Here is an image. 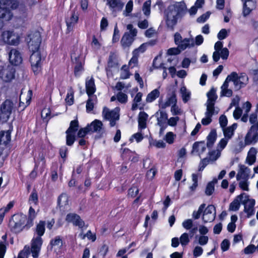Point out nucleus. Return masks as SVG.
<instances>
[{
  "mask_svg": "<svg viewBox=\"0 0 258 258\" xmlns=\"http://www.w3.org/2000/svg\"><path fill=\"white\" fill-rule=\"evenodd\" d=\"M144 139L143 134L142 133V130H139L137 133L133 134L130 139L131 142H133L135 141L137 143H140Z\"/></svg>",
  "mask_w": 258,
  "mask_h": 258,
  "instance_id": "nucleus-47",
  "label": "nucleus"
},
{
  "mask_svg": "<svg viewBox=\"0 0 258 258\" xmlns=\"http://www.w3.org/2000/svg\"><path fill=\"white\" fill-rule=\"evenodd\" d=\"M134 38H133L128 33H125L121 40L122 47L124 48L129 47L134 41Z\"/></svg>",
  "mask_w": 258,
  "mask_h": 258,
  "instance_id": "nucleus-36",
  "label": "nucleus"
},
{
  "mask_svg": "<svg viewBox=\"0 0 258 258\" xmlns=\"http://www.w3.org/2000/svg\"><path fill=\"white\" fill-rule=\"evenodd\" d=\"M179 120V117L178 116H173L167 119V125L172 127H174L177 125Z\"/></svg>",
  "mask_w": 258,
  "mask_h": 258,
  "instance_id": "nucleus-61",
  "label": "nucleus"
},
{
  "mask_svg": "<svg viewBox=\"0 0 258 258\" xmlns=\"http://www.w3.org/2000/svg\"><path fill=\"white\" fill-rule=\"evenodd\" d=\"M215 51L213 54V58L214 61L217 62L220 57L223 59H227L229 56V50L225 47H223V42L217 41L214 45Z\"/></svg>",
  "mask_w": 258,
  "mask_h": 258,
  "instance_id": "nucleus-12",
  "label": "nucleus"
},
{
  "mask_svg": "<svg viewBox=\"0 0 258 258\" xmlns=\"http://www.w3.org/2000/svg\"><path fill=\"white\" fill-rule=\"evenodd\" d=\"M32 96V91L29 90L27 92L22 91L20 96V107H22L24 109L27 106L29 105Z\"/></svg>",
  "mask_w": 258,
  "mask_h": 258,
  "instance_id": "nucleus-22",
  "label": "nucleus"
},
{
  "mask_svg": "<svg viewBox=\"0 0 258 258\" xmlns=\"http://www.w3.org/2000/svg\"><path fill=\"white\" fill-rule=\"evenodd\" d=\"M151 2L150 0L147 1L145 2L143 6L142 10L144 14L147 16L149 17L150 15L151 12Z\"/></svg>",
  "mask_w": 258,
  "mask_h": 258,
  "instance_id": "nucleus-48",
  "label": "nucleus"
},
{
  "mask_svg": "<svg viewBox=\"0 0 258 258\" xmlns=\"http://www.w3.org/2000/svg\"><path fill=\"white\" fill-rule=\"evenodd\" d=\"M223 149H221L219 147V143L217 145L216 150L212 151L210 154V159L212 161L216 160L221 155V152Z\"/></svg>",
  "mask_w": 258,
  "mask_h": 258,
  "instance_id": "nucleus-51",
  "label": "nucleus"
},
{
  "mask_svg": "<svg viewBox=\"0 0 258 258\" xmlns=\"http://www.w3.org/2000/svg\"><path fill=\"white\" fill-rule=\"evenodd\" d=\"M203 248L199 245L196 246L193 249V255L195 257L200 256L203 253Z\"/></svg>",
  "mask_w": 258,
  "mask_h": 258,
  "instance_id": "nucleus-64",
  "label": "nucleus"
},
{
  "mask_svg": "<svg viewBox=\"0 0 258 258\" xmlns=\"http://www.w3.org/2000/svg\"><path fill=\"white\" fill-rule=\"evenodd\" d=\"M38 203V196L36 191H33L31 194L29 199V203L30 205H36Z\"/></svg>",
  "mask_w": 258,
  "mask_h": 258,
  "instance_id": "nucleus-59",
  "label": "nucleus"
},
{
  "mask_svg": "<svg viewBox=\"0 0 258 258\" xmlns=\"http://www.w3.org/2000/svg\"><path fill=\"white\" fill-rule=\"evenodd\" d=\"M30 57L32 69L35 74H39L42 68V59L39 50L31 51Z\"/></svg>",
  "mask_w": 258,
  "mask_h": 258,
  "instance_id": "nucleus-10",
  "label": "nucleus"
},
{
  "mask_svg": "<svg viewBox=\"0 0 258 258\" xmlns=\"http://www.w3.org/2000/svg\"><path fill=\"white\" fill-rule=\"evenodd\" d=\"M255 203L254 199H249L248 196L244 194L242 204L244 207V211L247 214L248 217L254 214V206Z\"/></svg>",
  "mask_w": 258,
  "mask_h": 258,
  "instance_id": "nucleus-20",
  "label": "nucleus"
},
{
  "mask_svg": "<svg viewBox=\"0 0 258 258\" xmlns=\"http://www.w3.org/2000/svg\"><path fill=\"white\" fill-rule=\"evenodd\" d=\"M143 96V94L141 92H138L136 96L135 97L132 106V109L133 110H137L138 108L139 103L142 100V97Z\"/></svg>",
  "mask_w": 258,
  "mask_h": 258,
  "instance_id": "nucleus-45",
  "label": "nucleus"
},
{
  "mask_svg": "<svg viewBox=\"0 0 258 258\" xmlns=\"http://www.w3.org/2000/svg\"><path fill=\"white\" fill-rule=\"evenodd\" d=\"M177 103V99L175 94H173L171 96L167 98L165 102L160 103L159 104L160 107L164 109L169 106L174 105Z\"/></svg>",
  "mask_w": 258,
  "mask_h": 258,
  "instance_id": "nucleus-34",
  "label": "nucleus"
},
{
  "mask_svg": "<svg viewBox=\"0 0 258 258\" xmlns=\"http://www.w3.org/2000/svg\"><path fill=\"white\" fill-rule=\"evenodd\" d=\"M157 118V124L160 126V133L162 134L167 126V113L163 110H158L155 114Z\"/></svg>",
  "mask_w": 258,
  "mask_h": 258,
  "instance_id": "nucleus-17",
  "label": "nucleus"
},
{
  "mask_svg": "<svg viewBox=\"0 0 258 258\" xmlns=\"http://www.w3.org/2000/svg\"><path fill=\"white\" fill-rule=\"evenodd\" d=\"M237 127V124L234 123L231 126L222 128L224 138L221 139L218 143L219 147L221 149H224L225 148L229 141L234 136L235 130Z\"/></svg>",
  "mask_w": 258,
  "mask_h": 258,
  "instance_id": "nucleus-8",
  "label": "nucleus"
},
{
  "mask_svg": "<svg viewBox=\"0 0 258 258\" xmlns=\"http://www.w3.org/2000/svg\"><path fill=\"white\" fill-rule=\"evenodd\" d=\"M20 35L14 31H6L2 34V40L6 44L17 45L20 42Z\"/></svg>",
  "mask_w": 258,
  "mask_h": 258,
  "instance_id": "nucleus-11",
  "label": "nucleus"
},
{
  "mask_svg": "<svg viewBox=\"0 0 258 258\" xmlns=\"http://www.w3.org/2000/svg\"><path fill=\"white\" fill-rule=\"evenodd\" d=\"M116 65H117L116 55L114 53H110L108 59V66L110 67H113Z\"/></svg>",
  "mask_w": 258,
  "mask_h": 258,
  "instance_id": "nucleus-56",
  "label": "nucleus"
},
{
  "mask_svg": "<svg viewBox=\"0 0 258 258\" xmlns=\"http://www.w3.org/2000/svg\"><path fill=\"white\" fill-rule=\"evenodd\" d=\"M258 142V122L251 125L244 138L245 145L255 144Z\"/></svg>",
  "mask_w": 258,
  "mask_h": 258,
  "instance_id": "nucleus-14",
  "label": "nucleus"
},
{
  "mask_svg": "<svg viewBox=\"0 0 258 258\" xmlns=\"http://www.w3.org/2000/svg\"><path fill=\"white\" fill-rule=\"evenodd\" d=\"M27 217L23 214L14 215L9 222L11 230L14 233L22 232L23 230H28L31 226H27Z\"/></svg>",
  "mask_w": 258,
  "mask_h": 258,
  "instance_id": "nucleus-4",
  "label": "nucleus"
},
{
  "mask_svg": "<svg viewBox=\"0 0 258 258\" xmlns=\"http://www.w3.org/2000/svg\"><path fill=\"white\" fill-rule=\"evenodd\" d=\"M150 146H154L157 148H164L166 143L162 140H151L149 142Z\"/></svg>",
  "mask_w": 258,
  "mask_h": 258,
  "instance_id": "nucleus-53",
  "label": "nucleus"
},
{
  "mask_svg": "<svg viewBox=\"0 0 258 258\" xmlns=\"http://www.w3.org/2000/svg\"><path fill=\"white\" fill-rule=\"evenodd\" d=\"M101 44V40L98 39L95 36H93L91 43L92 48L95 50H98L100 48Z\"/></svg>",
  "mask_w": 258,
  "mask_h": 258,
  "instance_id": "nucleus-54",
  "label": "nucleus"
},
{
  "mask_svg": "<svg viewBox=\"0 0 258 258\" xmlns=\"http://www.w3.org/2000/svg\"><path fill=\"white\" fill-rule=\"evenodd\" d=\"M205 204H202L199 208V209L197 211H194L192 213V217L195 219H199L201 214L203 213V210L205 209Z\"/></svg>",
  "mask_w": 258,
  "mask_h": 258,
  "instance_id": "nucleus-63",
  "label": "nucleus"
},
{
  "mask_svg": "<svg viewBox=\"0 0 258 258\" xmlns=\"http://www.w3.org/2000/svg\"><path fill=\"white\" fill-rule=\"evenodd\" d=\"M3 241L0 240V258H4L5 254L6 247L7 235H4L2 237Z\"/></svg>",
  "mask_w": 258,
  "mask_h": 258,
  "instance_id": "nucleus-46",
  "label": "nucleus"
},
{
  "mask_svg": "<svg viewBox=\"0 0 258 258\" xmlns=\"http://www.w3.org/2000/svg\"><path fill=\"white\" fill-rule=\"evenodd\" d=\"M119 111L120 108L118 107L113 110L104 107L103 109L102 116L105 119L109 121L111 126H113L115 125L116 121L119 119Z\"/></svg>",
  "mask_w": 258,
  "mask_h": 258,
  "instance_id": "nucleus-9",
  "label": "nucleus"
},
{
  "mask_svg": "<svg viewBox=\"0 0 258 258\" xmlns=\"http://www.w3.org/2000/svg\"><path fill=\"white\" fill-rule=\"evenodd\" d=\"M79 124L77 120H73L70 123L69 128L66 131L67 144L71 146L73 144L75 139V134L78 130Z\"/></svg>",
  "mask_w": 258,
  "mask_h": 258,
  "instance_id": "nucleus-16",
  "label": "nucleus"
},
{
  "mask_svg": "<svg viewBox=\"0 0 258 258\" xmlns=\"http://www.w3.org/2000/svg\"><path fill=\"white\" fill-rule=\"evenodd\" d=\"M81 47H74L71 52V59L75 64L74 73L76 76H79L83 70L84 58L82 55Z\"/></svg>",
  "mask_w": 258,
  "mask_h": 258,
  "instance_id": "nucleus-5",
  "label": "nucleus"
},
{
  "mask_svg": "<svg viewBox=\"0 0 258 258\" xmlns=\"http://www.w3.org/2000/svg\"><path fill=\"white\" fill-rule=\"evenodd\" d=\"M14 109L13 103L9 100H6L1 105L0 111V119L3 121H7Z\"/></svg>",
  "mask_w": 258,
  "mask_h": 258,
  "instance_id": "nucleus-15",
  "label": "nucleus"
},
{
  "mask_svg": "<svg viewBox=\"0 0 258 258\" xmlns=\"http://www.w3.org/2000/svg\"><path fill=\"white\" fill-rule=\"evenodd\" d=\"M69 198L68 196L63 194L58 199V204L60 208H66L69 205Z\"/></svg>",
  "mask_w": 258,
  "mask_h": 258,
  "instance_id": "nucleus-43",
  "label": "nucleus"
},
{
  "mask_svg": "<svg viewBox=\"0 0 258 258\" xmlns=\"http://www.w3.org/2000/svg\"><path fill=\"white\" fill-rule=\"evenodd\" d=\"M179 240L180 243L182 246H183L187 245L190 241L188 234L186 233H183L180 236Z\"/></svg>",
  "mask_w": 258,
  "mask_h": 258,
  "instance_id": "nucleus-55",
  "label": "nucleus"
},
{
  "mask_svg": "<svg viewBox=\"0 0 258 258\" xmlns=\"http://www.w3.org/2000/svg\"><path fill=\"white\" fill-rule=\"evenodd\" d=\"M174 41L175 44L181 50H184L187 48L193 47L195 45L192 39L188 38H183L178 32L175 33L174 35Z\"/></svg>",
  "mask_w": 258,
  "mask_h": 258,
  "instance_id": "nucleus-13",
  "label": "nucleus"
},
{
  "mask_svg": "<svg viewBox=\"0 0 258 258\" xmlns=\"http://www.w3.org/2000/svg\"><path fill=\"white\" fill-rule=\"evenodd\" d=\"M217 138V133L216 130H213L211 131L207 137V146L208 147H211L215 143Z\"/></svg>",
  "mask_w": 258,
  "mask_h": 258,
  "instance_id": "nucleus-42",
  "label": "nucleus"
},
{
  "mask_svg": "<svg viewBox=\"0 0 258 258\" xmlns=\"http://www.w3.org/2000/svg\"><path fill=\"white\" fill-rule=\"evenodd\" d=\"M229 82L226 79L224 84L221 87V95L226 96V97H230L232 95V91L231 89L229 88Z\"/></svg>",
  "mask_w": 258,
  "mask_h": 258,
  "instance_id": "nucleus-35",
  "label": "nucleus"
},
{
  "mask_svg": "<svg viewBox=\"0 0 258 258\" xmlns=\"http://www.w3.org/2000/svg\"><path fill=\"white\" fill-rule=\"evenodd\" d=\"M130 73L126 66L122 67L120 71V77L121 79H126L129 78Z\"/></svg>",
  "mask_w": 258,
  "mask_h": 258,
  "instance_id": "nucleus-58",
  "label": "nucleus"
},
{
  "mask_svg": "<svg viewBox=\"0 0 258 258\" xmlns=\"http://www.w3.org/2000/svg\"><path fill=\"white\" fill-rule=\"evenodd\" d=\"M86 89L88 96H93L96 91L94 79L92 77H88L86 80Z\"/></svg>",
  "mask_w": 258,
  "mask_h": 258,
  "instance_id": "nucleus-29",
  "label": "nucleus"
},
{
  "mask_svg": "<svg viewBox=\"0 0 258 258\" xmlns=\"http://www.w3.org/2000/svg\"><path fill=\"white\" fill-rule=\"evenodd\" d=\"M36 215L35 210L32 206H30L29 210L28 216L26 220L27 221V226H32L33 225V221L36 217Z\"/></svg>",
  "mask_w": 258,
  "mask_h": 258,
  "instance_id": "nucleus-40",
  "label": "nucleus"
},
{
  "mask_svg": "<svg viewBox=\"0 0 258 258\" xmlns=\"http://www.w3.org/2000/svg\"><path fill=\"white\" fill-rule=\"evenodd\" d=\"M117 94V100L121 104H125L128 100V97L126 93L119 91Z\"/></svg>",
  "mask_w": 258,
  "mask_h": 258,
  "instance_id": "nucleus-50",
  "label": "nucleus"
},
{
  "mask_svg": "<svg viewBox=\"0 0 258 258\" xmlns=\"http://www.w3.org/2000/svg\"><path fill=\"white\" fill-rule=\"evenodd\" d=\"M9 60L12 64L17 66L22 62V58L17 50L13 49L9 53Z\"/></svg>",
  "mask_w": 258,
  "mask_h": 258,
  "instance_id": "nucleus-26",
  "label": "nucleus"
},
{
  "mask_svg": "<svg viewBox=\"0 0 258 258\" xmlns=\"http://www.w3.org/2000/svg\"><path fill=\"white\" fill-rule=\"evenodd\" d=\"M216 214V208L213 205H209L203 211L202 219L204 223L211 222L215 218Z\"/></svg>",
  "mask_w": 258,
  "mask_h": 258,
  "instance_id": "nucleus-19",
  "label": "nucleus"
},
{
  "mask_svg": "<svg viewBox=\"0 0 258 258\" xmlns=\"http://www.w3.org/2000/svg\"><path fill=\"white\" fill-rule=\"evenodd\" d=\"M160 95V91L158 89H155L149 93L147 97L146 101L148 103H151L154 101L156 98H157Z\"/></svg>",
  "mask_w": 258,
  "mask_h": 258,
  "instance_id": "nucleus-41",
  "label": "nucleus"
},
{
  "mask_svg": "<svg viewBox=\"0 0 258 258\" xmlns=\"http://www.w3.org/2000/svg\"><path fill=\"white\" fill-rule=\"evenodd\" d=\"M15 73V70L12 66H7L0 71V78L4 82H10L14 79Z\"/></svg>",
  "mask_w": 258,
  "mask_h": 258,
  "instance_id": "nucleus-18",
  "label": "nucleus"
},
{
  "mask_svg": "<svg viewBox=\"0 0 258 258\" xmlns=\"http://www.w3.org/2000/svg\"><path fill=\"white\" fill-rule=\"evenodd\" d=\"M45 223L43 221H40L37 224L35 233L37 235V236H34L31 241V251L33 257H37L39 255V251L41 249L42 244V239L41 236L45 232Z\"/></svg>",
  "mask_w": 258,
  "mask_h": 258,
  "instance_id": "nucleus-3",
  "label": "nucleus"
},
{
  "mask_svg": "<svg viewBox=\"0 0 258 258\" xmlns=\"http://www.w3.org/2000/svg\"><path fill=\"white\" fill-rule=\"evenodd\" d=\"M257 150L251 147L247 153V155L245 160V163L249 165H252L254 163L256 160V155L257 154Z\"/></svg>",
  "mask_w": 258,
  "mask_h": 258,
  "instance_id": "nucleus-31",
  "label": "nucleus"
},
{
  "mask_svg": "<svg viewBox=\"0 0 258 258\" xmlns=\"http://www.w3.org/2000/svg\"><path fill=\"white\" fill-rule=\"evenodd\" d=\"M216 90L212 88L207 93V96L208 100L206 103V111L205 112V117L202 120V123L204 125L210 124L212 121V117L214 114H217L219 112V109L214 107L215 102L217 99V96L216 94Z\"/></svg>",
  "mask_w": 258,
  "mask_h": 258,
  "instance_id": "nucleus-2",
  "label": "nucleus"
},
{
  "mask_svg": "<svg viewBox=\"0 0 258 258\" xmlns=\"http://www.w3.org/2000/svg\"><path fill=\"white\" fill-rule=\"evenodd\" d=\"M187 13V8L184 1L176 2L171 4L165 12V21L168 28L173 29L177 20Z\"/></svg>",
  "mask_w": 258,
  "mask_h": 258,
  "instance_id": "nucleus-1",
  "label": "nucleus"
},
{
  "mask_svg": "<svg viewBox=\"0 0 258 258\" xmlns=\"http://www.w3.org/2000/svg\"><path fill=\"white\" fill-rule=\"evenodd\" d=\"M176 137V135L173 132H168L166 134L164 139L168 144H172L174 143Z\"/></svg>",
  "mask_w": 258,
  "mask_h": 258,
  "instance_id": "nucleus-52",
  "label": "nucleus"
},
{
  "mask_svg": "<svg viewBox=\"0 0 258 258\" xmlns=\"http://www.w3.org/2000/svg\"><path fill=\"white\" fill-rule=\"evenodd\" d=\"M248 179H242L240 180H238L239 182V187L245 191L249 190V182L248 181Z\"/></svg>",
  "mask_w": 258,
  "mask_h": 258,
  "instance_id": "nucleus-57",
  "label": "nucleus"
},
{
  "mask_svg": "<svg viewBox=\"0 0 258 258\" xmlns=\"http://www.w3.org/2000/svg\"><path fill=\"white\" fill-rule=\"evenodd\" d=\"M238 170L236 176L237 180L242 179H248L250 173V169L244 165L239 164Z\"/></svg>",
  "mask_w": 258,
  "mask_h": 258,
  "instance_id": "nucleus-24",
  "label": "nucleus"
},
{
  "mask_svg": "<svg viewBox=\"0 0 258 258\" xmlns=\"http://www.w3.org/2000/svg\"><path fill=\"white\" fill-rule=\"evenodd\" d=\"M256 2L254 0H246L245 1L243 8V15L244 17L248 16L255 8Z\"/></svg>",
  "mask_w": 258,
  "mask_h": 258,
  "instance_id": "nucleus-28",
  "label": "nucleus"
},
{
  "mask_svg": "<svg viewBox=\"0 0 258 258\" xmlns=\"http://www.w3.org/2000/svg\"><path fill=\"white\" fill-rule=\"evenodd\" d=\"M206 150V145L204 142H196L192 146V153H197L199 156Z\"/></svg>",
  "mask_w": 258,
  "mask_h": 258,
  "instance_id": "nucleus-33",
  "label": "nucleus"
},
{
  "mask_svg": "<svg viewBox=\"0 0 258 258\" xmlns=\"http://www.w3.org/2000/svg\"><path fill=\"white\" fill-rule=\"evenodd\" d=\"M79 14L78 12L74 10L72 12L70 17L66 19L67 30L69 32L72 31L78 23L79 21Z\"/></svg>",
  "mask_w": 258,
  "mask_h": 258,
  "instance_id": "nucleus-21",
  "label": "nucleus"
},
{
  "mask_svg": "<svg viewBox=\"0 0 258 258\" xmlns=\"http://www.w3.org/2000/svg\"><path fill=\"white\" fill-rule=\"evenodd\" d=\"M218 182V179L216 178H214L212 181L209 182L207 185L205 194L207 196H211L215 190V184Z\"/></svg>",
  "mask_w": 258,
  "mask_h": 258,
  "instance_id": "nucleus-39",
  "label": "nucleus"
},
{
  "mask_svg": "<svg viewBox=\"0 0 258 258\" xmlns=\"http://www.w3.org/2000/svg\"><path fill=\"white\" fill-rule=\"evenodd\" d=\"M96 100V97L95 96H89V98L86 104V110L88 112H90L93 110Z\"/></svg>",
  "mask_w": 258,
  "mask_h": 258,
  "instance_id": "nucleus-44",
  "label": "nucleus"
},
{
  "mask_svg": "<svg viewBox=\"0 0 258 258\" xmlns=\"http://www.w3.org/2000/svg\"><path fill=\"white\" fill-rule=\"evenodd\" d=\"M66 101L70 105H72L74 102V91L71 88L68 91Z\"/></svg>",
  "mask_w": 258,
  "mask_h": 258,
  "instance_id": "nucleus-60",
  "label": "nucleus"
},
{
  "mask_svg": "<svg viewBox=\"0 0 258 258\" xmlns=\"http://www.w3.org/2000/svg\"><path fill=\"white\" fill-rule=\"evenodd\" d=\"M11 140V133L9 131L0 132V144L6 145Z\"/></svg>",
  "mask_w": 258,
  "mask_h": 258,
  "instance_id": "nucleus-38",
  "label": "nucleus"
},
{
  "mask_svg": "<svg viewBox=\"0 0 258 258\" xmlns=\"http://www.w3.org/2000/svg\"><path fill=\"white\" fill-rule=\"evenodd\" d=\"M133 9V1H129L126 4L125 10L123 12V15L125 17L129 16Z\"/></svg>",
  "mask_w": 258,
  "mask_h": 258,
  "instance_id": "nucleus-49",
  "label": "nucleus"
},
{
  "mask_svg": "<svg viewBox=\"0 0 258 258\" xmlns=\"http://www.w3.org/2000/svg\"><path fill=\"white\" fill-rule=\"evenodd\" d=\"M66 221L72 223L74 225L78 226L80 228H83L85 226L83 221L81 219L79 216L76 214H69L67 215Z\"/></svg>",
  "mask_w": 258,
  "mask_h": 258,
  "instance_id": "nucleus-25",
  "label": "nucleus"
},
{
  "mask_svg": "<svg viewBox=\"0 0 258 258\" xmlns=\"http://www.w3.org/2000/svg\"><path fill=\"white\" fill-rule=\"evenodd\" d=\"M26 40L29 49L31 51L39 50L41 42V37L39 31H31L28 35Z\"/></svg>",
  "mask_w": 258,
  "mask_h": 258,
  "instance_id": "nucleus-6",
  "label": "nucleus"
},
{
  "mask_svg": "<svg viewBox=\"0 0 258 258\" xmlns=\"http://www.w3.org/2000/svg\"><path fill=\"white\" fill-rule=\"evenodd\" d=\"M226 79L230 82H232L234 85V89L238 90L241 88L244 87L248 82V77L245 74L238 75L235 72H232L228 75Z\"/></svg>",
  "mask_w": 258,
  "mask_h": 258,
  "instance_id": "nucleus-7",
  "label": "nucleus"
},
{
  "mask_svg": "<svg viewBox=\"0 0 258 258\" xmlns=\"http://www.w3.org/2000/svg\"><path fill=\"white\" fill-rule=\"evenodd\" d=\"M148 115L145 112H140L138 116V130H142L147 127Z\"/></svg>",
  "mask_w": 258,
  "mask_h": 258,
  "instance_id": "nucleus-30",
  "label": "nucleus"
},
{
  "mask_svg": "<svg viewBox=\"0 0 258 258\" xmlns=\"http://www.w3.org/2000/svg\"><path fill=\"white\" fill-rule=\"evenodd\" d=\"M107 4L113 11H120L124 6L121 0H110Z\"/></svg>",
  "mask_w": 258,
  "mask_h": 258,
  "instance_id": "nucleus-32",
  "label": "nucleus"
},
{
  "mask_svg": "<svg viewBox=\"0 0 258 258\" xmlns=\"http://www.w3.org/2000/svg\"><path fill=\"white\" fill-rule=\"evenodd\" d=\"M179 92L184 103H186L190 100L191 95L190 92L187 89L184 85H182L180 87Z\"/></svg>",
  "mask_w": 258,
  "mask_h": 258,
  "instance_id": "nucleus-37",
  "label": "nucleus"
},
{
  "mask_svg": "<svg viewBox=\"0 0 258 258\" xmlns=\"http://www.w3.org/2000/svg\"><path fill=\"white\" fill-rule=\"evenodd\" d=\"M244 195V194H241L236 197L234 200L229 205V211L235 212L238 211L239 209L241 203H242Z\"/></svg>",
  "mask_w": 258,
  "mask_h": 258,
  "instance_id": "nucleus-27",
  "label": "nucleus"
},
{
  "mask_svg": "<svg viewBox=\"0 0 258 258\" xmlns=\"http://www.w3.org/2000/svg\"><path fill=\"white\" fill-rule=\"evenodd\" d=\"M87 128L90 131V132H95L99 134H102L104 133L102 122L97 119L94 120L90 125H88Z\"/></svg>",
  "mask_w": 258,
  "mask_h": 258,
  "instance_id": "nucleus-23",
  "label": "nucleus"
},
{
  "mask_svg": "<svg viewBox=\"0 0 258 258\" xmlns=\"http://www.w3.org/2000/svg\"><path fill=\"white\" fill-rule=\"evenodd\" d=\"M170 111L174 116L181 115L182 113V109L176 104L171 106Z\"/></svg>",
  "mask_w": 258,
  "mask_h": 258,
  "instance_id": "nucleus-62",
  "label": "nucleus"
}]
</instances>
